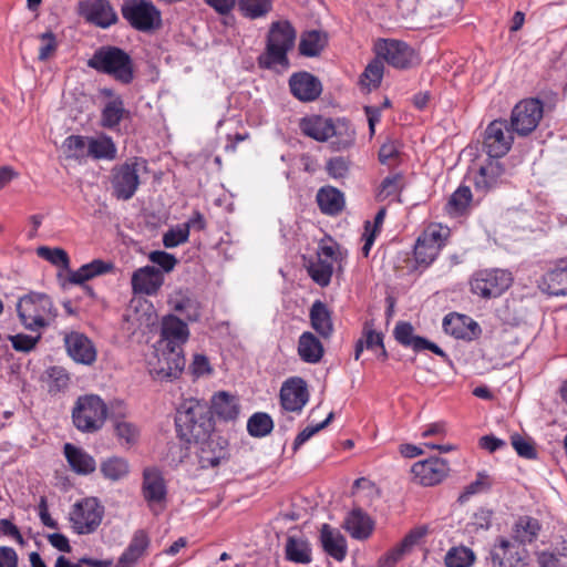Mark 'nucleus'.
Instances as JSON below:
<instances>
[{"label": "nucleus", "mask_w": 567, "mask_h": 567, "mask_svg": "<svg viewBox=\"0 0 567 567\" xmlns=\"http://www.w3.org/2000/svg\"><path fill=\"white\" fill-rule=\"evenodd\" d=\"M188 338V326L178 317L167 315L162 319L161 338L158 340L161 354L157 367L153 369L155 378L173 381L182 374L186 364L184 346Z\"/></svg>", "instance_id": "1"}, {"label": "nucleus", "mask_w": 567, "mask_h": 567, "mask_svg": "<svg viewBox=\"0 0 567 567\" xmlns=\"http://www.w3.org/2000/svg\"><path fill=\"white\" fill-rule=\"evenodd\" d=\"M176 431L187 443L205 440L214 432V421L207 403L197 399L184 400L176 411Z\"/></svg>", "instance_id": "2"}, {"label": "nucleus", "mask_w": 567, "mask_h": 567, "mask_svg": "<svg viewBox=\"0 0 567 567\" xmlns=\"http://www.w3.org/2000/svg\"><path fill=\"white\" fill-rule=\"evenodd\" d=\"M87 66L124 85L131 84L135 79V65L132 56L115 45H102L96 49L87 60Z\"/></svg>", "instance_id": "3"}, {"label": "nucleus", "mask_w": 567, "mask_h": 567, "mask_svg": "<svg viewBox=\"0 0 567 567\" xmlns=\"http://www.w3.org/2000/svg\"><path fill=\"white\" fill-rule=\"evenodd\" d=\"M17 312L22 326L30 331L49 327L58 316L52 299L41 292H30L19 298Z\"/></svg>", "instance_id": "4"}, {"label": "nucleus", "mask_w": 567, "mask_h": 567, "mask_svg": "<svg viewBox=\"0 0 567 567\" xmlns=\"http://www.w3.org/2000/svg\"><path fill=\"white\" fill-rule=\"evenodd\" d=\"M295 41L296 30L290 22H272L267 37L265 66L288 64L287 53L293 48Z\"/></svg>", "instance_id": "5"}, {"label": "nucleus", "mask_w": 567, "mask_h": 567, "mask_svg": "<svg viewBox=\"0 0 567 567\" xmlns=\"http://www.w3.org/2000/svg\"><path fill=\"white\" fill-rule=\"evenodd\" d=\"M107 416L104 401L94 394L80 396L72 411L74 426L83 433H94L102 429Z\"/></svg>", "instance_id": "6"}, {"label": "nucleus", "mask_w": 567, "mask_h": 567, "mask_svg": "<svg viewBox=\"0 0 567 567\" xmlns=\"http://www.w3.org/2000/svg\"><path fill=\"white\" fill-rule=\"evenodd\" d=\"M104 506L96 497H85L73 504L69 520L73 532L78 535L94 533L102 523Z\"/></svg>", "instance_id": "7"}, {"label": "nucleus", "mask_w": 567, "mask_h": 567, "mask_svg": "<svg viewBox=\"0 0 567 567\" xmlns=\"http://www.w3.org/2000/svg\"><path fill=\"white\" fill-rule=\"evenodd\" d=\"M450 236V228L432 224L419 236L414 246V258L419 266L429 267L439 256Z\"/></svg>", "instance_id": "8"}, {"label": "nucleus", "mask_w": 567, "mask_h": 567, "mask_svg": "<svg viewBox=\"0 0 567 567\" xmlns=\"http://www.w3.org/2000/svg\"><path fill=\"white\" fill-rule=\"evenodd\" d=\"M123 18L136 30L148 32L162 24L161 11L150 0H124Z\"/></svg>", "instance_id": "9"}, {"label": "nucleus", "mask_w": 567, "mask_h": 567, "mask_svg": "<svg viewBox=\"0 0 567 567\" xmlns=\"http://www.w3.org/2000/svg\"><path fill=\"white\" fill-rule=\"evenodd\" d=\"M511 272L503 269H485L475 272L471 279V290L483 298H496L512 285Z\"/></svg>", "instance_id": "10"}, {"label": "nucleus", "mask_w": 567, "mask_h": 567, "mask_svg": "<svg viewBox=\"0 0 567 567\" xmlns=\"http://www.w3.org/2000/svg\"><path fill=\"white\" fill-rule=\"evenodd\" d=\"M544 114L542 101L527 99L517 103L511 114L512 132L518 136H527L538 126Z\"/></svg>", "instance_id": "11"}, {"label": "nucleus", "mask_w": 567, "mask_h": 567, "mask_svg": "<svg viewBox=\"0 0 567 567\" xmlns=\"http://www.w3.org/2000/svg\"><path fill=\"white\" fill-rule=\"evenodd\" d=\"M513 133L506 120L492 121L484 132V151L491 158L505 156L512 148Z\"/></svg>", "instance_id": "12"}, {"label": "nucleus", "mask_w": 567, "mask_h": 567, "mask_svg": "<svg viewBox=\"0 0 567 567\" xmlns=\"http://www.w3.org/2000/svg\"><path fill=\"white\" fill-rule=\"evenodd\" d=\"M144 163L135 158L113 167L111 183L116 198L128 200L134 196L140 185L138 166Z\"/></svg>", "instance_id": "13"}, {"label": "nucleus", "mask_w": 567, "mask_h": 567, "mask_svg": "<svg viewBox=\"0 0 567 567\" xmlns=\"http://www.w3.org/2000/svg\"><path fill=\"white\" fill-rule=\"evenodd\" d=\"M515 540L498 537L489 550L492 567H525L527 550Z\"/></svg>", "instance_id": "14"}, {"label": "nucleus", "mask_w": 567, "mask_h": 567, "mask_svg": "<svg viewBox=\"0 0 567 567\" xmlns=\"http://www.w3.org/2000/svg\"><path fill=\"white\" fill-rule=\"evenodd\" d=\"M375 52L378 58L396 69H408L416 60L414 50L399 40H379L375 44Z\"/></svg>", "instance_id": "15"}, {"label": "nucleus", "mask_w": 567, "mask_h": 567, "mask_svg": "<svg viewBox=\"0 0 567 567\" xmlns=\"http://www.w3.org/2000/svg\"><path fill=\"white\" fill-rule=\"evenodd\" d=\"M195 443L199 445L197 455L202 468H214L228 460V441L215 432L210 433L207 439Z\"/></svg>", "instance_id": "16"}, {"label": "nucleus", "mask_w": 567, "mask_h": 567, "mask_svg": "<svg viewBox=\"0 0 567 567\" xmlns=\"http://www.w3.org/2000/svg\"><path fill=\"white\" fill-rule=\"evenodd\" d=\"M336 261V246L321 245L316 259L309 260L307 265L308 275L320 287H327L331 281Z\"/></svg>", "instance_id": "17"}, {"label": "nucleus", "mask_w": 567, "mask_h": 567, "mask_svg": "<svg viewBox=\"0 0 567 567\" xmlns=\"http://www.w3.org/2000/svg\"><path fill=\"white\" fill-rule=\"evenodd\" d=\"M309 401L307 383L299 377L286 380L280 389V404L284 411L301 413Z\"/></svg>", "instance_id": "18"}, {"label": "nucleus", "mask_w": 567, "mask_h": 567, "mask_svg": "<svg viewBox=\"0 0 567 567\" xmlns=\"http://www.w3.org/2000/svg\"><path fill=\"white\" fill-rule=\"evenodd\" d=\"M449 471L447 462L441 457L419 461L411 468L414 482L423 486H433L441 483Z\"/></svg>", "instance_id": "19"}, {"label": "nucleus", "mask_w": 567, "mask_h": 567, "mask_svg": "<svg viewBox=\"0 0 567 567\" xmlns=\"http://www.w3.org/2000/svg\"><path fill=\"white\" fill-rule=\"evenodd\" d=\"M79 11L87 22L102 29L117 22V14L109 0H83L79 4Z\"/></svg>", "instance_id": "20"}, {"label": "nucleus", "mask_w": 567, "mask_h": 567, "mask_svg": "<svg viewBox=\"0 0 567 567\" xmlns=\"http://www.w3.org/2000/svg\"><path fill=\"white\" fill-rule=\"evenodd\" d=\"M142 494L153 512H155L156 506L165 502L167 495L166 484L157 468L148 467L144 470Z\"/></svg>", "instance_id": "21"}, {"label": "nucleus", "mask_w": 567, "mask_h": 567, "mask_svg": "<svg viewBox=\"0 0 567 567\" xmlns=\"http://www.w3.org/2000/svg\"><path fill=\"white\" fill-rule=\"evenodd\" d=\"M164 284L163 271L154 266L136 269L131 279L132 290L135 295L154 296Z\"/></svg>", "instance_id": "22"}, {"label": "nucleus", "mask_w": 567, "mask_h": 567, "mask_svg": "<svg viewBox=\"0 0 567 567\" xmlns=\"http://www.w3.org/2000/svg\"><path fill=\"white\" fill-rule=\"evenodd\" d=\"M395 340L404 346L412 348L415 352H420L423 350H430L436 355L445 357V352L435 343L430 340L415 336L414 328L410 322L400 321L395 324L393 331Z\"/></svg>", "instance_id": "23"}, {"label": "nucleus", "mask_w": 567, "mask_h": 567, "mask_svg": "<svg viewBox=\"0 0 567 567\" xmlns=\"http://www.w3.org/2000/svg\"><path fill=\"white\" fill-rule=\"evenodd\" d=\"M68 354L82 364H92L96 359V350L92 341L83 333L72 331L64 337Z\"/></svg>", "instance_id": "24"}, {"label": "nucleus", "mask_w": 567, "mask_h": 567, "mask_svg": "<svg viewBox=\"0 0 567 567\" xmlns=\"http://www.w3.org/2000/svg\"><path fill=\"white\" fill-rule=\"evenodd\" d=\"M446 333L457 338L473 340L480 337L482 329L471 317L460 313H449L443 319Z\"/></svg>", "instance_id": "25"}, {"label": "nucleus", "mask_w": 567, "mask_h": 567, "mask_svg": "<svg viewBox=\"0 0 567 567\" xmlns=\"http://www.w3.org/2000/svg\"><path fill=\"white\" fill-rule=\"evenodd\" d=\"M289 86L293 96L302 102L315 101L322 92L321 82L308 72L292 74Z\"/></svg>", "instance_id": "26"}, {"label": "nucleus", "mask_w": 567, "mask_h": 567, "mask_svg": "<svg viewBox=\"0 0 567 567\" xmlns=\"http://www.w3.org/2000/svg\"><path fill=\"white\" fill-rule=\"evenodd\" d=\"M540 522L529 515L518 516L511 527L512 539L522 546L530 545L538 539L542 532Z\"/></svg>", "instance_id": "27"}, {"label": "nucleus", "mask_w": 567, "mask_h": 567, "mask_svg": "<svg viewBox=\"0 0 567 567\" xmlns=\"http://www.w3.org/2000/svg\"><path fill=\"white\" fill-rule=\"evenodd\" d=\"M505 167L497 158H491L482 165L474 177L476 189L487 192L504 181Z\"/></svg>", "instance_id": "28"}, {"label": "nucleus", "mask_w": 567, "mask_h": 567, "mask_svg": "<svg viewBox=\"0 0 567 567\" xmlns=\"http://www.w3.org/2000/svg\"><path fill=\"white\" fill-rule=\"evenodd\" d=\"M320 543L323 550L338 561L347 556V540L337 528L322 524L320 528Z\"/></svg>", "instance_id": "29"}, {"label": "nucleus", "mask_w": 567, "mask_h": 567, "mask_svg": "<svg viewBox=\"0 0 567 567\" xmlns=\"http://www.w3.org/2000/svg\"><path fill=\"white\" fill-rule=\"evenodd\" d=\"M540 288L551 296H567V260H560L543 276Z\"/></svg>", "instance_id": "30"}, {"label": "nucleus", "mask_w": 567, "mask_h": 567, "mask_svg": "<svg viewBox=\"0 0 567 567\" xmlns=\"http://www.w3.org/2000/svg\"><path fill=\"white\" fill-rule=\"evenodd\" d=\"M342 527L352 538L362 540L371 535L373 522L361 508H354L344 518Z\"/></svg>", "instance_id": "31"}, {"label": "nucleus", "mask_w": 567, "mask_h": 567, "mask_svg": "<svg viewBox=\"0 0 567 567\" xmlns=\"http://www.w3.org/2000/svg\"><path fill=\"white\" fill-rule=\"evenodd\" d=\"M65 458L76 474L87 475L95 471L96 462L87 452L81 447H76L71 443L64 444Z\"/></svg>", "instance_id": "32"}, {"label": "nucleus", "mask_w": 567, "mask_h": 567, "mask_svg": "<svg viewBox=\"0 0 567 567\" xmlns=\"http://www.w3.org/2000/svg\"><path fill=\"white\" fill-rule=\"evenodd\" d=\"M303 135L318 142L329 141V133L332 131V120L320 115L303 117L299 124Z\"/></svg>", "instance_id": "33"}, {"label": "nucleus", "mask_w": 567, "mask_h": 567, "mask_svg": "<svg viewBox=\"0 0 567 567\" xmlns=\"http://www.w3.org/2000/svg\"><path fill=\"white\" fill-rule=\"evenodd\" d=\"M332 131L329 133L332 151H346L354 144L355 131L347 120H332Z\"/></svg>", "instance_id": "34"}, {"label": "nucleus", "mask_w": 567, "mask_h": 567, "mask_svg": "<svg viewBox=\"0 0 567 567\" xmlns=\"http://www.w3.org/2000/svg\"><path fill=\"white\" fill-rule=\"evenodd\" d=\"M209 409L212 414L214 413L224 421H233L237 419L239 414L238 400L236 396L225 391H220L212 398V405Z\"/></svg>", "instance_id": "35"}, {"label": "nucleus", "mask_w": 567, "mask_h": 567, "mask_svg": "<svg viewBox=\"0 0 567 567\" xmlns=\"http://www.w3.org/2000/svg\"><path fill=\"white\" fill-rule=\"evenodd\" d=\"M298 355L306 363H318L321 361L324 349L321 341L309 331L303 332L298 340Z\"/></svg>", "instance_id": "36"}, {"label": "nucleus", "mask_w": 567, "mask_h": 567, "mask_svg": "<svg viewBox=\"0 0 567 567\" xmlns=\"http://www.w3.org/2000/svg\"><path fill=\"white\" fill-rule=\"evenodd\" d=\"M317 203L323 214L334 216L344 207V195L336 187H321L317 193Z\"/></svg>", "instance_id": "37"}, {"label": "nucleus", "mask_w": 567, "mask_h": 567, "mask_svg": "<svg viewBox=\"0 0 567 567\" xmlns=\"http://www.w3.org/2000/svg\"><path fill=\"white\" fill-rule=\"evenodd\" d=\"M114 265L102 259H94L89 264L81 266L78 270L71 272L70 282L74 285H83L85 281L94 277L102 276L113 271Z\"/></svg>", "instance_id": "38"}, {"label": "nucleus", "mask_w": 567, "mask_h": 567, "mask_svg": "<svg viewBox=\"0 0 567 567\" xmlns=\"http://www.w3.org/2000/svg\"><path fill=\"white\" fill-rule=\"evenodd\" d=\"M285 553L289 561L302 565L311 561V547L303 537L288 536Z\"/></svg>", "instance_id": "39"}, {"label": "nucleus", "mask_w": 567, "mask_h": 567, "mask_svg": "<svg viewBox=\"0 0 567 567\" xmlns=\"http://www.w3.org/2000/svg\"><path fill=\"white\" fill-rule=\"evenodd\" d=\"M116 155L117 148L112 137L107 135L89 137V157L113 161L116 158Z\"/></svg>", "instance_id": "40"}, {"label": "nucleus", "mask_w": 567, "mask_h": 567, "mask_svg": "<svg viewBox=\"0 0 567 567\" xmlns=\"http://www.w3.org/2000/svg\"><path fill=\"white\" fill-rule=\"evenodd\" d=\"M311 327L322 337L328 338L332 331V321L327 306L317 300L310 309Z\"/></svg>", "instance_id": "41"}, {"label": "nucleus", "mask_w": 567, "mask_h": 567, "mask_svg": "<svg viewBox=\"0 0 567 567\" xmlns=\"http://www.w3.org/2000/svg\"><path fill=\"white\" fill-rule=\"evenodd\" d=\"M128 114L121 97L109 101L102 110L101 125L109 130L116 128L121 121Z\"/></svg>", "instance_id": "42"}, {"label": "nucleus", "mask_w": 567, "mask_h": 567, "mask_svg": "<svg viewBox=\"0 0 567 567\" xmlns=\"http://www.w3.org/2000/svg\"><path fill=\"white\" fill-rule=\"evenodd\" d=\"M62 150L66 158L82 163L89 157V137L70 135L64 140Z\"/></svg>", "instance_id": "43"}, {"label": "nucleus", "mask_w": 567, "mask_h": 567, "mask_svg": "<svg viewBox=\"0 0 567 567\" xmlns=\"http://www.w3.org/2000/svg\"><path fill=\"white\" fill-rule=\"evenodd\" d=\"M327 42L326 35L317 30L307 31L302 34L299 51L305 56H316L324 48Z\"/></svg>", "instance_id": "44"}, {"label": "nucleus", "mask_w": 567, "mask_h": 567, "mask_svg": "<svg viewBox=\"0 0 567 567\" xmlns=\"http://www.w3.org/2000/svg\"><path fill=\"white\" fill-rule=\"evenodd\" d=\"M100 470L105 478L116 482L127 476L130 465L125 458L113 456L102 462Z\"/></svg>", "instance_id": "45"}, {"label": "nucleus", "mask_w": 567, "mask_h": 567, "mask_svg": "<svg viewBox=\"0 0 567 567\" xmlns=\"http://www.w3.org/2000/svg\"><path fill=\"white\" fill-rule=\"evenodd\" d=\"M238 9L245 18H264L272 10V0H238Z\"/></svg>", "instance_id": "46"}, {"label": "nucleus", "mask_w": 567, "mask_h": 567, "mask_svg": "<svg viewBox=\"0 0 567 567\" xmlns=\"http://www.w3.org/2000/svg\"><path fill=\"white\" fill-rule=\"evenodd\" d=\"M274 429L271 416L265 412L254 413L247 422V431L254 437H264Z\"/></svg>", "instance_id": "47"}, {"label": "nucleus", "mask_w": 567, "mask_h": 567, "mask_svg": "<svg viewBox=\"0 0 567 567\" xmlns=\"http://www.w3.org/2000/svg\"><path fill=\"white\" fill-rule=\"evenodd\" d=\"M474 561V551L465 546L452 547L445 555L446 567H471Z\"/></svg>", "instance_id": "48"}, {"label": "nucleus", "mask_w": 567, "mask_h": 567, "mask_svg": "<svg viewBox=\"0 0 567 567\" xmlns=\"http://www.w3.org/2000/svg\"><path fill=\"white\" fill-rule=\"evenodd\" d=\"M472 202V192L467 186H460L450 197L447 212L452 215H462Z\"/></svg>", "instance_id": "49"}, {"label": "nucleus", "mask_w": 567, "mask_h": 567, "mask_svg": "<svg viewBox=\"0 0 567 567\" xmlns=\"http://www.w3.org/2000/svg\"><path fill=\"white\" fill-rule=\"evenodd\" d=\"M37 255L49 261L55 267H60L64 270L70 267V257L68 252L62 248H50L48 246H40L37 249Z\"/></svg>", "instance_id": "50"}, {"label": "nucleus", "mask_w": 567, "mask_h": 567, "mask_svg": "<svg viewBox=\"0 0 567 567\" xmlns=\"http://www.w3.org/2000/svg\"><path fill=\"white\" fill-rule=\"evenodd\" d=\"M403 175L401 173H395L393 175L386 176L380 184L377 192V199L384 200L393 195L400 193L404 186L403 184Z\"/></svg>", "instance_id": "51"}, {"label": "nucleus", "mask_w": 567, "mask_h": 567, "mask_svg": "<svg viewBox=\"0 0 567 567\" xmlns=\"http://www.w3.org/2000/svg\"><path fill=\"white\" fill-rule=\"evenodd\" d=\"M383 62L380 58L370 62L361 76V84L369 89L378 87L383 76Z\"/></svg>", "instance_id": "52"}, {"label": "nucleus", "mask_w": 567, "mask_h": 567, "mask_svg": "<svg viewBox=\"0 0 567 567\" xmlns=\"http://www.w3.org/2000/svg\"><path fill=\"white\" fill-rule=\"evenodd\" d=\"M351 161L344 156L331 157L326 164L328 175L333 179L348 177L350 173Z\"/></svg>", "instance_id": "53"}, {"label": "nucleus", "mask_w": 567, "mask_h": 567, "mask_svg": "<svg viewBox=\"0 0 567 567\" xmlns=\"http://www.w3.org/2000/svg\"><path fill=\"white\" fill-rule=\"evenodd\" d=\"M39 40L41 44L39 48L38 60L41 62H45L53 56V54L58 50L59 43L55 34L51 30L41 33L39 35Z\"/></svg>", "instance_id": "54"}, {"label": "nucleus", "mask_w": 567, "mask_h": 567, "mask_svg": "<svg viewBox=\"0 0 567 567\" xmlns=\"http://www.w3.org/2000/svg\"><path fill=\"white\" fill-rule=\"evenodd\" d=\"M150 546V538L145 530L138 529L134 533L126 551L138 560L145 555Z\"/></svg>", "instance_id": "55"}, {"label": "nucleus", "mask_w": 567, "mask_h": 567, "mask_svg": "<svg viewBox=\"0 0 567 567\" xmlns=\"http://www.w3.org/2000/svg\"><path fill=\"white\" fill-rule=\"evenodd\" d=\"M401 147V143L395 140H389L383 143L379 150L380 163L383 165H392L400 157Z\"/></svg>", "instance_id": "56"}, {"label": "nucleus", "mask_w": 567, "mask_h": 567, "mask_svg": "<svg viewBox=\"0 0 567 567\" xmlns=\"http://www.w3.org/2000/svg\"><path fill=\"white\" fill-rule=\"evenodd\" d=\"M114 426L116 436L120 441H123L127 445H133L137 442L140 431L133 423L116 421Z\"/></svg>", "instance_id": "57"}, {"label": "nucleus", "mask_w": 567, "mask_h": 567, "mask_svg": "<svg viewBox=\"0 0 567 567\" xmlns=\"http://www.w3.org/2000/svg\"><path fill=\"white\" fill-rule=\"evenodd\" d=\"M188 229L183 224L169 228L163 236V244L166 248L177 247L188 240Z\"/></svg>", "instance_id": "58"}, {"label": "nucleus", "mask_w": 567, "mask_h": 567, "mask_svg": "<svg viewBox=\"0 0 567 567\" xmlns=\"http://www.w3.org/2000/svg\"><path fill=\"white\" fill-rule=\"evenodd\" d=\"M41 339V336L38 334L37 337H32L24 333H18L14 336H9V340L12 343V348L16 351L28 353L32 351L39 340Z\"/></svg>", "instance_id": "59"}, {"label": "nucleus", "mask_w": 567, "mask_h": 567, "mask_svg": "<svg viewBox=\"0 0 567 567\" xmlns=\"http://www.w3.org/2000/svg\"><path fill=\"white\" fill-rule=\"evenodd\" d=\"M333 419V412H330L326 420L316 424L309 425L303 429L295 439L293 450H298L302 444H305L310 437H312L320 430L324 429Z\"/></svg>", "instance_id": "60"}, {"label": "nucleus", "mask_w": 567, "mask_h": 567, "mask_svg": "<svg viewBox=\"0 0 567 567\" xmlns=\"http://www.w3.org/2000/svg\"><path fill=\"white\" fill-rule=\"evenodd\" d=\"M426 534V526L414 527L404 536V538L398 545L402 548V550L405 554H409Z\"/></svg>", "instance_id": "61"}, {"label": "nucleus", "mask_w": 567, "mask_h": 567, "mask_svg": "<svg viewBox=\"0 0 567 567\" xmlns=\"http://www.w3.org/2000/svg\"><path fill=\"white\" fill-rule=\"evenodd\" d=\"M511 442H512L514 450L520 457H524L527 460L536 458V456H537L536 450H535L534 445L528 440L524 439L519 434H514L511 436Z\"/></svg>", "instance_id": "62"}, {"label": "nucleus", "mask_w": 567, "mask_h": 567, "mask_svg": "<svg viewBox=\"0 0 567 567\" xmlns=\"http://www.w3.org/2000/svg\"><path fill=\"white\" fill-rule=\"evenodd\" d=\"M538 567H567L566 563L555 550H540L536 553Z\"/></svg>", "instance_id": "63"}, {"label": "nucleus", "mask_w": 567, "mask_h": 567, "mask_svg": "<svg viewBox=\"0 0 567 567\" xmlns=\"http://www.w3.org/2000/svg\"><path fill=\"white\" fill-rule=\"evenodd\" d=\"M49 379L51 381L50 391H61L69 384L70 378L66 371L60 367H53L49 370Z\"/></svg>", "instance_id": "64"}]
</instances>
